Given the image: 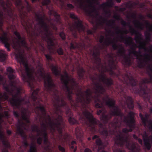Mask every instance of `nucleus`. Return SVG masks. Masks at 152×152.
<instances>
[{"label":"nucleus","instance_id":"1","mask_svg":"<svg viewBox=\"0 0 152 152\" xmlns=\"http://www.w3.org/2000/svg\"><path fill=\"white\" fill-rule=\"evenodd\" d=\"M0 39L4 43L5 47L7 48V50L8 51H10V49L9 48L10 46V44L9 43V41L6 37L5 35L2 36L0 37Z\"/></svg>","mask_w":152,"mask_h":152},{"label":"nucleus","instance_id":"2","mask_svg":"<svg viewBox=\"0 0 152 152\" xmlns=\"http://www.w3.org/2000/svg\"><path fill=\"white\" fill-rule=\"evenodd\" d=\"M45 87H50L53 85V83L49 76L45 77Z\"/></svg>","mask_w":152,"mask_h":152},{"label":"nucleus","instance_id":"3","mask_svg":"<svg viewBox=\"0 0 152 152\" xmlns=\"http://www.w3.org/2000/svg\"><path fill=\"white\" fill-rule=\"evenodd\" d=\"M15 35L16 36L17 38L19 39L18 42H21V44L22 45H23L24 44H25V41L24 40H23L20 39V37H19V35L18 32H15ZM19 42H18V43Z\"/></svg>","mask_w":152,"mask_h":152},{"label":"nucleus","instance_id":"4","mask_svg":"<svg viewBox=\"0 0 152 152\" xmlns=\"http://www.w3.org/2000/svg\"><path fill=\"white\" fill-rule=\"evenodd\" d=\"M68 77L67 74L66 73H65L64 74V76H62L61 80L66 85L68 81Z\"/></svg>","mask_w":152,"mask_h":152},{"label":"nucleus","instance_id":"5","mask_svg":"<svg viewBox=\"0 0 152 152\" xmlns=\"http://www.w3.org/2000/svg\"><path fill=\"white\" fill-rule=\"evenodd\" d=\"M30 152H37L34 145H31V146Z\"/></svg>","mask_w":152,"mask_h":152},{"label":"nucleus","instance_id":"6","mask_svg":"<svg viewBox=\"0 0 152 152\" xmlns=\"http://www.w3.org/2000/svg\"><path fill=\"white\" fill-rule=\"evenodd\" d=\"M75 144L76 142L75 141H72L71 142V145H70L72 149H74L73 150L74 151H75L76 150V149L75 148H74L75 147V148L76 147L75 146Z\"/></svg>","mask_w":152,"mask_h":152},{"label":"nucleus","instance_id":"7","mask_svg":"<svg viewBox=\"0 0 152 152\" xmlns=\"http://www.w3.org/2000/svg\"><path fill=\"white\" fill-rule=\"evenodd\" d=\"M53 73L56 75H57V71L56 67L55 66H52L51 67Z\"/></svg>","mask_w":152,"mask_h":152},{"label":"nucleus","instance_id":"8","mask_svg":"<svg viewBox=\"0 0 152 152\" xmlns=\"http://www.w3.org/2000/svg\"><path fill=\"white\" fill-rule=\"evenodd\" d=\"M85 115H86V117H87V118L88 119H89V121H91V120H90L88 118V116H89V117L91 119L92 118V117L91 114L88 112H86V114H85Z\"/></svg>","mask_w":152,"mask_h":152},{"label":"nucleus","instance_id":"9","mask_svg":"<svg viewBox=\"0 0 152 152\" xmlns=\"http://www.w3.org/2000/svg\"><path fill=\"white\" fill-rule=\"evenodd\" d=\"M18 61L20 64L23 63V59L22 56H19V58H18Z\"/></svg>","mask_w":152,"mask_h":152},{"label":"nucleus","instance_id":"10","mask_svg":"<svg viewBox=\"0 0 152 152\" xmlns=\"http://www.w3.org/2000/svg\"><path fill=\"white\" fill-rule=\"evenodd\" d=\"M17 101V100L16 99H12L10 100V102L11 104L15 105L16 104V102Z\"/></svg>","mask_w":152,"mask_h":152},{"label":"nucleus","instance_id":"11","mask_svg":"<svg viewBox=\"0 0 152 152\" xmlns=\"http://www.w3.org/2000/svg\"><path fill=\"white\" fill-rule=\"evenodd\" d=\"M7 71L8 74L10 73L11 74L13 72V70L11 69V67H8L7 69Z\"/></svg>","mask_w":152,"mask_h":152},{"label":"nucleus","instance_id":"12","mask_svg":"<svg viewBox=\"0 0 152 152\" xmlns=\"http://www.w3.org/2000/svg\"><path fill=\"white\" fill-rule=\"evenodd\" d=\"M107 104L109 106H112L114 104V102L113 101L110 100L109 102L107 103Z\"/></svg>","mask_w":152,"mask_h":152},{"label":"nucleus","instance_id":"13","mask_svg":"<svg viewBox=\"0 0 152 152\" xmlns=\"http://www.w3.org/2000/svg\"><path fill=\"white\" fill-rule=\"evenodd\" d=\"M57 52L58 53V54L60 55H61L63 53V50L61 48H60L58 50Z\"/></svg>","mask_w":152,"mask_h":152},{"label":"nucleus","instance_id":"14","mask_svg":"<svg viewBox=\"0 0 152 152\" xmlns=\"http://www.w3.org/2000/svg\"><path fill=\"white\" fill-rule=\"evenodd\" d=\"M5 57L3 55L0 56V61H2L4 60Z\"/></svg>","mask_w":152,"mask_h":152},{"label":"nucleus","instance_id":"15","mask_svg":"<svg viewBox=\"0 0 152 152\" xmlns=\"http://www.w3.org/2000/svg\"><path fill=\"white\" fill-rule=\"evenodd\" d=\"M60 37L63 39H65V34L64 33L62 32L60 34Z\"/></svg>","mask_w":152,"mask_h":152},{"label":"nucleus","instance_id":"16","mask_svg":"<svg viewBox=\"0 0 152 152\" xmlns=\"http://www.w3.org/2000/svg\"><path fill=\"white\" fill-rule=\"evenodd\" d=\"M96 143L97 145H99L101 144V140L100 139H98L96 141Z\"/></svg>","mask_w":152,"mask_h":152},{"label":"nucleus","instance_id":"17","mask_svg":"<svg viewBox=\"0 0 152 152\" xmlns=\"http://www.w3.org/2000/svg\"><path fill=\"white\" fill-rule=\"evenodd\" d=\"M58 148L59 150L61 151L62 152H64V149L62 147H61L60 146H58Z\"/></svg>","mask_w":152,"mask_h":152},{"label":"nucleus","instance_id":"18","mask_svg":"<svg viewBox=\"0 0 152 152\" xmlns=\"http://www.w3.org/2000/svg\"><path fill=\"white\" fill-rule=\"evenodd\" d=\"M41 141H42V139L40 138H38L37 139V143L39 144H41Z\"/></svg>","mask_w":152,"mask_h":152},{"label":"nucleus","instance_id":"19","mask_svg":"<svg viewBox=\"0 0 152 152\" xmlns=\"http://www.w3.org/2000/svg\"><path fill=\"white\" fill-rule=\"evenodd\" d=\"M52 40H51V39H49L48 41V44L51 45H52L53 44H51V42H52Z\"/></svg>","mask_w":152,"mask_h":152},{"label":"nucleus","instance_id":"20","mask_svg":"<svg viewBox=\"0 0 152 152\" xmlns=\"http://www.w3.org/2000/svg\"><path fill=\"white\" fill-rule=\"evenodd\" d=\"M85 152H91V151L90 149L87 148L85 150Z\"/></svg>","mask_w":152,"mask_h":152},{"label":"nucleus","instance_id":"21","mask_svg":"<svg viewBox=\"0 0 152 152\" xmlns=\"http://www.w3.org/2000/svg\"><path fill=\"white\" fill-rule=\"evenodd\" d=\"M11 45L14 48H15L16 45V44H15L14 42L13 43V44H11Z\"/></svg>","mask_w":152,"mask_h":152},{"label":"nucleus","instance_id":"22","mask_svg":"<svg viewBox=\"0 0 152 152\" xmlns=\"http://www.w3.org/2000/svg\"><path fill=\"white\" fill-rule=\"evenodd\" d=\"M46 57L47 59H49L50 58V56L49 55H46Z\"/></svg>","mask_w":152,"mask_h":152},{"label":"nucleus","instance_id":"23","mask_svg":"<svg viewBox=\"0 0 152 152\" xmlns=\"http://www.w3.org/2000/svg\"><path fill=\"white\" fill-rule=\"evenodd\" d=\"M71 120H74V119H72V118H70L69 120V122L70 123H71V124H73V122H72L71 121Z\"/></svg>","mask_w":152,"mask_h":152},{"label":"nucleus","instance_id":"24","mask_svg":"<svg viewBox=\"0 0 152 152\" xmlns=\"http://www.w3.org/2000/svg\"><path fill=\"white\" fill-rule=\"evenodd\" d=\"M103 37H100V40H99L100 42H102L103 41Z\"/></svg>","mask_w":152,"mask_h":152},{"label":"nucleus","instance_id":"25","mask_svg":"<svg viewBox=\"0 0 152 152\" xmlns=\"http://www.w3.org/2000/svg\"><path fill=\"white\" fill-rule=\"evenodd\" d=\"M102 111L101 110H99L98 112H97V114L98 115H99L100 113H101Z\"/></svg>","mask_w":152,"mask_h":152},{"label":"nucleus","instance_id":"26","mask_svg":"<svg viewBox=\"0 0 152 152\" xmlns=\"http://www.w3.org/2000/svg\"><path fill=\"white\" fill-rule=\"evenodd\" d=\"M7 133L8 134H10L11 133V132L10 130H7Z\"/></svg>","mask_w":152,"mask_h":152},{"label":"nucleus","instance_id":"27","mask_svg":"<svg viewBox=\"0 0 152 152\" xmlns=\"http://www.w3.org/2000/svg\"><path fill=\"white\" fill-rule=\"evenodd\" d=\"M68 6L69 7L71 8H72V6L71 4H68Z\"/></svg>","mask_w":152,"mask_h":152},{"label":"nucleus","instance_id":"28","mask_svg":"<svg viewBox=\"0 0 152 152\" xmlns=\"http://www.w3.org/2000/svg\"><path fill=\"white\" fill-rule=\"evenodd\" d=\"M139 142L140 143L142 144V141L141 140V139H139L138 140Z\"/></svg>","mask_w":152,"mask_h":152},{"label":"nucleus","instance_id":"29","mask_svg":"<svg viewBox=\"0 0 152 152\" xmlns=\"http://www.w3.org/2000/svg\"><path fill=\"white\" fill-rule=\"evenodd\" d=\"M97 137H98L97 136H94V137H93L92 139H93V140H94V139H96V138H97Z\"/></svg>","mask_w":152,"mask_h":152},{"label":"nucleus","instance_id":"30","mask_svg":"<svg viewBox=\"0 0 152 152\" xmlns=\"http://www.w3.org/2000/svg\"><path fill=\"white\" fill-rule=\"evenodd\" d=\"M140 116L141 118V119H142V121L143 122H145V121H144V120L142 118V116L141 115H140Z\"/></svg>","mask_w":152,"mask_h":152},{"label":"nucleus","instance_id":"31","mask_svg":"<svg viewBox=\"0 0 152 152\" xmlns=\"http://www.w3.org/2000/svg\"><path fill=\"white\" fill-rule=\"evenodd\" d=\"M80 27L82 29H83V25L81 24H80Z\"/></svg>","mask_w":152,"mask_h":152},{"label":"nucleus","instance_id":"32","mask_svg":"<svg viewBox=\"0 0 152 152\" xmlns=\"http://www.w3.org/2000/svg\"><path fill=\"white\" fill-rule=\"evenodd\" d=\"M102 89V88L101 87H99L98 88V89L99 90V91H100Z\"/></svg>","mask_w":152,"mask_h":152},{"label":"nucleus","instance_id":"33","mask_svg":"<svg viewBox=\"0 0 152 152\" xmlns=\"http://www.w3.org/2000/svg\"><path fill=\"white\" fill-rule=\"evenodd\" d=\"M87 33L88 34H91V32L90 31H88V32H87Z\"/></svg>","mask_w":152,"mask_h":152},{"label":"nucleus","instance_id":"34","mask_svg":"<svg viewBox=\"0 0 152 152\" xmlns=\"http://www.w3.org/2000/svg\"><path fill=\"white\" fill-rule=\"evenodd\" d=\"M40 108V109H41L42 111V110H44L43 108L42 107H41Z\"/></svg>","mask_w":152,"mask_h":152},{"label":"nucleus","instance_id":"35","mask_svg":"<svg viewBox=\"0 0 152 152\" xmlns=\"http://www.w3.org/2000/svg\"><path fill=\"white\" fill-rule=\"evenodd\" d=\"M2 25V23L1 22H0V27Z\"/></svg>","mask_w":152,"mask_h":152},{"label":"nucleus","instance_id":"36","mask_svg":"<svg viewBox=\"0 0 152 152\" xmlns=\"http://www.w3.org/2000/svg\"><path fill=\"white\" fill-rule=\"evenodd\" d=\"M1 51H2L1 53H4V50H2Z\"/></svg>","mask_w":152,"mask_h":152},{"label":"nucleus","instance_id":"37","mask_svg":"<svg viewBox=\"0 0 152 152\" xmlns=\"http://www.w3.org/2000/svg\"><path fill=\"white\" fill-rule=\"evenodd\" d=\"M146 146H147V148L148 149H149L150 148V147H148L147 145H146Z\"/></svg>","mask_w":152,"mask_h":152},{"label":"nucleus","instance_id":"38","mask_svg":"<svg viewBox=\"0 0 152 152\" xmlns=\"http://www.w3.org/2000/svg\"><path fill=\"white\" fill-rule=\"evenodd\" d=\"M9 78H10V79H11V78H12V77H10V76H9Z\"/></svg>","mask_w":152,"mask_h":152},{"label":"nucleus","instance_id":"39","mask_svg":"<svg viewBox=\"0 0 152 152\" xmlns=\"http://www.w3.org/2000/svg\"><path fill=\"white\" fill-rule=\"evenodd\" d=\"M71 17H72L73 18H75V17H73V16H72L71 15Z\"/></svg>","mask_w":152,"mask_h":152},{"label":"nucleus","instance_id":"40","mask_svg":"<svg viewBox=\"0 0 152 152\" xmlns=\"http://www.w3.org/2000/svg\"><path fill=\"white\" fill-rule=\"evenodd\" d=\"M59 118L60 119H61V116H60V117H59Z\"/></svg>","mask_w":152,"mask_h":152},{"label":"nucleus","instance_id":"41","mask_svg":"<svg viewBox=\"0 0 152 152\" xmlns=\"http://www.w3.org/2000/svg\"><path fill=\"white\" fill-rule=\"evenodd\" d=\"M114 152H121L120 151H114Z\"/></svg>","mask_w":152,"mask_h":152},{"label":"nucleus","instance_id":"42","mask_svg":"<svg viewBox=\"0 0 152 152\" xmlns=\"http://www.w3.org/2000/svg\"><path fill=\"white\" fill-rule=\"evenodd\" d=\"M31 0L32 2H34V0Z\"/></svg>","mask_w":152,"mask_h":152},{"label":"nucleus","instance_id":"43","mask_svg":"<svg viewBox=\"0 0 152 152\" xmlns=\"http://www.w3.org/2000/svg\"><path fill=\"white\" fill-rule=\"evenodd\" d=\"M88 140H90V139L89 138H88Z\"/></svg>","mask_w":152,"mask_h":152},{"label":"nucleus","instance_id":"44","mask_svg":"<svg viewBox=\"0 0 152 152\" xmlns=\"http://www.w3.org/2000/svg\"><path fill=\"white\" fill-rule=\"evenodd\" d=\"M132 131V130H130L129 131Z\"/></svg>","mask_w":152,"mask_h":152}]
</instances>
